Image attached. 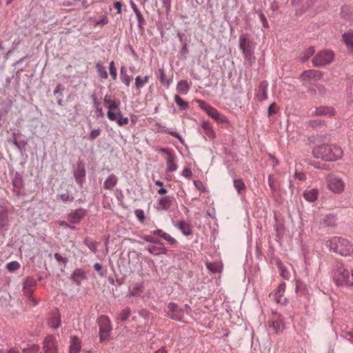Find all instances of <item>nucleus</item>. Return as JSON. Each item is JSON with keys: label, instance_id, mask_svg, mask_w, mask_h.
<instances>
[{"label": "nucleus", "instance_id": "nucleus-1", "mask_svg": "<svg viewBox=\"0 0 353 353\" xmlns=\"http://www.w3.org/2000/svg\"><path fill=\"white\" fill-rule=\"evenodd\" d=\"M313 155L325 161H336L343 157V151L336 145L321 144L314 148Z\"/></svg>", "mask_w": 353, "mask_h": 353}, {"label": "nucleus", "instance_id": "nucleus-2", "mask_svg": "<svg viewBox=\"0 0 353 353\" xmlns=\"http://www.w3.org/2000/svg\"><path fill=\"white\" fill-rule=\"evenodd\" d=\"M330 252L341 256H350L353 254V244L347 239L340 236H333L325 243Z\"/></svg>", "mask_w": 353, "mask_h": 353}, {"label": "nucleus", "instance_id": "nucleus-3", "mask_svg": "<svg viewBox=\"0 0 353 353\" xmlns=\"http://www.w3.org/2000/svg\"><path fill=\"white\" fill-rule=\"evenodd\" d=\"M239 48L242 50L244 59L252 65L255 61L254 50L255 43L251 41L246 34H242L239 37Z\"/></svg>", "mask_w": 353, "mask_h": 353}, {"label": "nucleus", "instance_id": "nucleus-4", "mask_svg": "<svg viewBox=\"0 0 353 353\" xmlns=\"http://www.w3.org/2000/svg\"><path fill=\"white\" fill-rule=\"evenodd\" d=\"M333 279L337 285L353 286V270L350 275L347 270L339 265L334 272Z\"/></svg>", "mask_w": 353, "mask_h": 353}, {"label": "nucleus", "instance_id": "nucleus-5", "mask_svg": "<svg viewBox=\"0 0 353 353\" xmlns=\"http://www.w3.org/2000/svg\"><path fill=\"white\" fill-rule=\"evenodd\" d=\"M103 104L105 108L108 109L107 117L108 119L116 121L121 112L119 108L120 101H117L112 99L111 95L106 94L103 99Z\"/></svg>", "mask_w": 353, "mask_h": 353}, {"label": "nucleus", "instance_id": "nucleus-6", "mask_svg": "<svg viewBox=\"0 0 353 353\" xmlns=\"http://www.w3.org/2000/svg\"><path fill=\"white\" fill-rule=\"evenodd\" d=\"M322 0H308L301 8H296V12L299 14L309 12L310 14H314L324 9Z\"/></svg>", "mask_w": 353, "mask_h": 353}, {"label": "nucleus", "instance_id": "nucleus-7", "mask_svg": "<svg viewBox=\"0 0 353 353\" xmlns=\"http://www.w3.org/2000/svg\"><path fill=\"white\" fill-rule=\"evenodd\" d=\"M98 325L99 327V336L101 341L109 339L112 331L110 321L107 316H101L98 319Z\"/></svg>", "mask_w": 353, "mask_h": 353}, {"label": "nucleus", "instance_id": "nucleus-8", "mask_svg": "<svg viewBox=\"0 0 353 353\" xmlns=\"http://www.w3.org/2000/svg\"><path fill=\"white\" fill-rule=\"evenodd\" d=\"M334 59V53L330 50L319 52L312 59V63L316 67H321L330 63Z\"/></svg>", "mask_w": 353, "mask_h": 353}, {"label": "nucleus", "instance_id": "nucleus-9", "mask_svg": "<svg viewBox=\"0 0 353 353\" xmlns=\"http://www.w3.org/2000/svg\"><path fill=\"white\" fill-rule=\"evenodd\" d=\"M327 184L328 189L335 194L343 192L345 186L343 180L334 175H331L327 177Z\"/></svg>", "mask_w": 353, "mask_h": 353}, {"label": "nucleus", "instance_id": "nucleus-10", "mask_svg": "<svg viewBox=\"0 0 353 353\" xmlns=\"http://www.w3.org/2000/svg\"><path fill=\"white\" fill-rule=\"evenodd\" d=\"M43 349L45 353H57V341L52 335L46 336L43 341Z\"/></svg>", "mask_w": 353, "mask_h": 353}, {"label": "nucleus", "instance_id": "nucleus-11", "mask_svg": "<svg viewBox=\"0 0 353 353\" xmlns=\"http://www.w3.org/2000/svg\"><path fill=\"white\" fill-rule=\"evenodd\" d=\"M196 102L199 103V106L212 119H214L215 117L219 115V112L206 102L202 100H197Z\"/></svg>", "mask_w": 353, "mask_h": 353}, {"label": "nucleus", "instance_id": "nucleus-12", "mask_svg": "<svg viewBox=\"0 0 353 353\" xmlns=\"http://www.w3.org/2000/svg\"><path fill=\"white\" fill-rule=\"evenodd\" d=\"M165 171L167 172H173L177 170L178 165L176 164V157L174 153H168V155L165 157Z\"/></svg>", "mask_w": 353, "mask_h": 353}, {"label": "nucleus", "instance_id": "nucleus-13", "mask_svg": "<svg viewBox=\"0 0 353 353\" xmlns=\"http://www.w3.org/2000/svg\"><path fill=\"white\" fill-rule=\"evenodd\" d=\"M322 72L319 70H309L303 72L301 75V78L304 80H319L322 77Z\"/></svg>", "mask_w": 353, "mask_h": 353}, {"label": "nucleus", "instance_id": "nucleus-14", "mask_svg": "<svg viewBox=\"0 0 353 353\" xmlns=\"http://www.w3.org/2000/svg\"><path fill=\"white\" fill-rule=\"evenodd\" d=\"M172 201L173 198L170 196L160 198L157 203V209L159 210H168L170 209Z\"/></svg>", "mask_w": 353, "mask_h": 353}, {"label": "nucleus", "instance_id": "nucleus-15", "mask_svg": "<svg viewBox=\"0 0 353 353\" xmlns=\"http://www.w3.org/2000/svg\"><path fill=\"white\" fill-rule=\"evenodd\" d=\"M312 114L316 116L332 117L335 116L336 112L332 107L321 106L316 108L314 112H313Z\"/></svg>", "mask_w": 353, "mask_h": 353}, {"label": "nucleus", "instance_id": "nucleus-16", "mask_svg": "<svg viewBox=\"0 0 353 353\" xmlns=\"http://www.w3.org/2000/svg\"><path fill=\"white\" fill-rule=\"evenodd\" d=\"M85 213L84 210L78 209L71 212L68 215L69 221L72 223H78L84 217Z\"/></svg>", "mask_w": 353, "mask_h": 353}, {"label": "nucleus", "instance_id": "nucleus-17", "mask_svg": "<svg viewBox=\"0 0 353 353\" xmlns=\"http://www.w3.org/2000/svg\"><path fill=\"white\" fill-rule=\"evenodd\" d=\"M71 279L74 284L80 285L83 281L86 279L85 272L81 268L76 269L72 274Z\"/></svg>", "mask_w": 353, "mask_h": 353}, {"label": "nucleus", "instance_id": "nucleus-18", "mask_svg": "<svg viewBox=\"0 0 353 353\" xmlns=\"http://www.w3.org/2000/svg\"><path fill=\"white\" fill-rule=\"evenodd\" d=\"M267 88L268 83L266 81L260 83L256 93V98L259 101H263L268 98Z\"/></svg>", "mask_w": 353, "mask_h": 353}, {"label": "nucleus", "instance_id": "nucleus-19", "mask_svg": "<svg viewBox=\"0 0 353 353\" xmlns=\"http://www.w3.org/2000/svg\"><path fill=\"white\" fill-rule=\"evenodd\" d=\"M207 269L212 273H221L223 270V264L220 261L206 262Z\"/></svg>", "mask_w": 353, "mask_h": 353}, {"label": "nucleus", "instance_id": "nucleus-20", "mask_svg": "<svg viewBox=\"0 0 353 353\" xmlns=\"http://www.w3.org/2000/svg\"><path fill=\"white\" fill-rule=\"evenodd\" d=\"M201 128L204 131L205 134L210 139H213L216 137L215 132L213 130L212 125L208 121H203Z\"/></svg>", "mask_w": 353, "mask_h": 353}, {"label": "nucleus", "instance_id": "nucleus-21", "mask_svg": "<svg viewBox=\"0 0 353 353\" xmlns=\"http://www.w3.org/2000/svg\"><path fill=\"white\" fill-rule=\"evenodd\" d=\"M118 179L114 174H110L105 181L103 188L106 190H112L117 184Z\"/></svg>", "mask_w": 353, "mask_h": 353}, {"label": "nucleus", "instance_id": "nucleus-22", "mask_svg": "<svg viewBox=\"0 0 353 353\" xmlns=\"http://www.w3.org/2000/svg\"><path fill=\"white\" fill-rule=\"evenodd\" d=\"M81 341L77 336H72L70 341V353H79Z\"/></svg>", "mask_w": 353, "mask_h": 353}, {"label": "nucleus", "instance_id": "nucleus-23", "mask_svg": "<svg viewBox=\"0 0 353 353\" xmlns=\"http://www.w3.org/2000/svg\"><path fill=\"white\" fill-rule=\"evenodd\" d=\"M48 325L53 329H57L61 325V317L58 312L52 314L48 320Z\"/></svg>", "mask_w": 353, "mask_h": 353}, {"label": "nucleus", "instance_id": "nucleus-24", "mask_svg": "<svg viewBox=\"0 0 353 353\" xmlns=\"http://www.w3.org/2000/svg\"><path fill=\"white\" fill-rule=\"evenodd\" d=\"M190 85L185 80H182L178 82L176 85V91L181 94H188Z\"/></svg>", "mask_w": 353, "mask_h": 353}, {"label": "nucleus", "instance_id": "nucleus-25", "mask_svg": "<svg viewBox=\"0 0 353 353\" xmlns=\"http://www.w3.org/2000/svg\"><path fill=\"white\" fill-rule=\"evenodd\" d=\"M285 288H277L274 294L270 293V296L274 299L278 303H283L285 301V298H282L284 293Z\"/></svg>", "mask_w": 353, "mask_h": 353}, {"label": "nucleus", "instance_id": "nucleus-26", "mask_svg": "<svg viewBox=\"0 0 353 353\" xmlns=\"http://www.w3.org/2000/svg\"><path fill=\"white\" fill-rule=\"evenodd\" d=\"M270 327H272L276 333H279L284 329L283 321L280 318H277L276 319L273 320L270 323Z\"/></svg>", "mask_w": 353, "mask_h": 353}, {"label": "nucleus", "instance_id": "nucleus-27", "mask_svg": "<svg viewBox=\"0 0 353 353\" xmlns=\"http://www.w3.org/2000/svg\"><path fill=\"white\" fill-rule=\"evenodd\" d=\"M150 79V76H145L143 77L141 76H137L135 78V87L136 89L140 91V89L143 88L147 83H148Z\"/></svg>", "mask_w": 353, "mask_h": 353}, {"label": "nucleus", "instance_id": "nucleus-28", "mask_svg": "<svg viewBox=\"0 0 353 353\" xmlns=\"http://www.w3.org/2000/svg\"><path fill=\"white\" fill-rule=\"evenodd\" d=\"M120 78H121V81L126 86L130 85L131 81H132V77L128 74L124 66H122L121 68Z\"/></svg>", "mask_w": 353, "mask_h": 353}, {"label": "nucleus", "instance_id": "nucleus-29", "mask_svg": "<svg viewBox=\"0 0 353 353\" xmlns=\"http://www.w3.org/2000/svg\"><path fill=\"white\" fill-rule=\"evenodd\" d=\"M343 37L347 46L353 50V30L345 33Z\"/></svg>", "mask_w": 353, "mask_h": 353}, {"label": "nucleus", "instance_id": "nucleus-30", "mask_svg": "<svg viewBox=\"0 0 353 353\" xmlns=\"http://www.w3.org/2000/svg\"><path fill=\"white\" fill-rule=\"evenodd\" d=\"M96 69L98 73V75L101 78L106 79L108 77V72L105 70V68L102 65L101 62L96 63Z\"/></svg>", "mask_w": 353, "mask_h": 353}, {"label": "nucleus", "instance_id": "nucleus-31", "mask_svg": "<svg viewBox=\"0 0 353 353\" xmlns=\"http://www.w3.org/2000/svg\"><path fill=\"white\" fill-rule=\"evenodd\" d=\"M179 228L185 236H188L192 234V228L190 225L185 221H181L179 223Z\"/></svg>", "mask_w": 353, "mask_h": 353}, {"label": "nucleus", "instance_id": "nucleus-32", "mask_svg": "<svg viewBox=\"0 0 353 353\" xmlns=\"http://www.w3.org/2000/svg\"><path fill=\"white\" fill-rule=\"evenodd\" d=\"M147 250L152 254H165L167 252V250L163 248V247H157L154 245H149L147 248Z\"/></svg>", "mask_w": 353, "mask_h": 353}, {"label": "nucleus", "instance_id": "nucleus-33", "mask_svg": "<svg viewBox=\"0 0 353 353\" xmlns=\"http://www.w3.org/2000/svg\"><path fill=\"white\" fill-rule=\"evenodd\" d=\"M318 195V191L316 189L310 190L304 193V198L310 202L314 201Z\"/></svg>", "mask_w": 353, "mask_h": 353}, {"label": "nucleus", "instance_id": "nucleus-34", "mask_svg": "<svg viewBox=\"0 0 353 353\" xmlns=\"http://www.w3.org/2000/svg\"><path fill=\"white\" fill-rule=\"evenodd\" d=\"M234 186L235 189L237 190L239 194H241L242 191H244L245 189V185L241 179H234Z\"/></svg>", "mask_w": 353, "mask_h": 353}, {"label": "nucleus", "instance_id": "nucleus-35", "mask_svg": "<svg viewBox=\"0 0 353 353\" xmlns=\"http://www.w3.org/2000/svg\"><path fill=\"white\" fill-rule=\"evenodd\" d=\"M174 101L181 110H186L188 108V102L183 101L179 95L174 96Z\"/></svg>", "mask_w": 353, "mask_h": 353}, {"label": "nucleus", "instance_id": "nucleus-36", "mask_svg": "<svg viewBox=\"0 0 353 353\" xmlns=\"http://www.w3.org/2000/svg\"><path fill=\"white\" fill-rule=\"evenodd\" d=\"M336 218L334 215H327L324 219V223L329 227H334L336 225Z\"/></svg>", "mask_w": 353, "mask_h": 353}, {"label": "nucleus", "instance_id": "nucleus-37", "mask_svg": "<svg viewBox=\"0 0 353 353\" xmlns=\"http://www.w3.org/2000/svg\"><path fill=\"white\" fill-rule=\"evenodd\" d=\"M25 290L24 294L27 295L29 299V301L32 302L30 303L31 305L34 306L37 304V301L34 297L32 296V288H23Z\"/></svg>", "mask_w": 353, "mask_h": 353}, {"label": "nucleus", "instance_id": "nucleus-38", "mask_svg": "<svg viewBox=\"0 0 353 353\" xmlns=\"http://www.w3.org/2000/svg\"><path fill=\"white\" fill-rule=\"evenodd\" d=\"M20 268V264L17 261H12L6 265V269L10 272H13Z\"/></svg>", "mask_w": 353, "mask_h": 353}, {"label": "nucleus", "instance_id": "nucleus-39", "mask_svg": "<svg viewBox=\"0 0 353 353\" xmlns=\"http://www.w3.org/2000/svg\"><path fill=\"white\" fill-rule=\"evenodd\" d=\"M110 74L113 80H116L117 77V68L114 61H111L109 65Z\"/></svg>", "mask_w": 353, "mask_h": 353}, {"label": "nucleus", "instance_id": "nucleus-40", "mask_svg": "<svg viewBox=\"0 0 353 353\" xmlns=\"http://www.w3.org/2000/svg\"><path fill=\"white\" fill-rule=\"evenodd\" d=\"M115 121L119 126H123L124 125H127L129 122V120L128 117H123L122 113L121 112L120 115L118 116Z\"/></svg>", "mask_w": 353, "mask_h": 353}, {"label": "nucleus", "instance_id": "nucleus-41", "mask_svg": "<svg viewBox=\"0 0 353 353\" xmlns=\"http://www.w3.org/2000/svg\"><path fill=\"white\" fill-rule=\"evenodd\" d=\"M130 310L129 308H125L121 312L118 319L122 321H125L130 316Z\"/></svg>", "mask_w": 353, "mask_h": 353}, {"label": "nucleus", "instance_id": "nucleus-42", "mask_svg": "<svg viewBox=\"0 0 353 353\" xmlns=\"http://www.w3.org/2000/svg\"><path fill=\"white\" fill-rule=\"evenodd\" d=\"M168 316L176 321H180L182 316V312L181 311H174L170 313V312H167Z\"/></svg>", "mask_w": 353, "mask_h": 353}, {"label": "nucleus", "instance_id": "nucleus-43", "mask_svg": "<svg viewBox=\"0 0 353 353\" xmlns=\"http://www.w3.org/2000/svg\"><path fill=\"white\" fill-rule=\"evenodd\" d=\"M214 120L216 121L219 123H225V124L229 123V121L226 118V117L220 112H219V115L216 116Z\"/></svg>", "mask_w": 353, "mask_h": 353}, {"label": "nucleus", "instance_id": "nucleus-44", "mask_svg": "<svg viewBox=\"0 0 353 353\" xmlns=\"http://www.w3.org/2000/svg\"><path fill=\"white\" fill-rule=\"evenodd\" d=\"M40 348L38 345H32L30 347L23 349L24 353H39Z\"/></svg>", "mask_w": 353, "mask_h": 353}, {"label": "nucleus", "instance_id": "nucleus-45", "mask_svg": "<svg viewBox=\"0 0 353 353\" xmlns=\"http://www.w3.org/2000/svg\"><path fill=\"white\" fill-rule=\"evenodd\" d=\"M101 134V130L100 129H96L93 130L90 132L88 139L90 141H94L95 139H97L98 137H99Z\"/></svg>", "mask_w": 353, "mask_h": 353}, {"label": "nucleus", "instance_id": "nucleus-46", "mask_svg": "<svg viewBox=\"0 0 353 353\" xmlns=\"http://www.w3.org/2000/svg\"><path fill=\"white\" fill-rule=\"evenodd\" d=\"M94 270L99 273L100 276H105L106 274V270L103 269L102 265L98 263L94 265Z\"/></svg>", "mask_w": 353, "mask_h": 353}, {"label": "nucleus", "instance_id": "nucleus-47", "mask_svg": "<svg viewBox=\"0 0 353 353\" xmlns=\"http://www.w3.org/2000/svg\"><path fill=\"white\" fill-rule=\"evenodd\" d=\"M134 214L140 222L143 223L144 221L145 215H144V212L143 210H141V209L136 210L134 212Z\"/></svg>", "mask_w": 353, "mask_h": 353}, {"label": "nucleus", "instance_id": "nucleus-48", "mask_svg": "<svg viewBox=\"0 0 353 353\" xmlns=\"http://www.w3.org/2000/svg\"><path fill=\"white\" fill-rule=\"evenodd\" d=\"M314 53V49L313 48H310L306 50L305 52L303 61H307L310 57H311Z\"/></svg>", "mask_w": 353, "mask_h": 353}, {"label": "nucleus", "instance_id": "nucleus-49", "mask_svg": "<svg viewBox=\"0 0 353 353\" xmlns=\"http://www.w3.org/2000/svg\"><path fill=\"white\" fill-rule=\"evenodd\" d=\"M279 268L281 272V275L283 277V279H288L290 273L284 268L283 265L279 264Z\"/></svg>", "mask_w": 353, "mask_h": 353}, {"label": "nucleus", "instance_id": "nucleus-50", "mask_svg": "<svg viewBox=\"0 0 353 353\" xmlns=\"http://www.w3.org/2000/svg\"><path fill=\"white\" fill-rule=\"evenodd\" d=\"M163 239H164L170 245H174L176 243V239L174 238H173L172 236H171L168 233L165 234V235L163 236Z\"/></svg>", "mask_w": 353, "mask_h": 353}, {"label": "nucleus", "instance_id": "nucleus-51", "mask_svg": "<svg viewBox=\"0 0 353 353\" xmlns=\"http://www.w3.org/2000/svg\"><path fill=\"white\" fill-rule=\"evenodd\" d=\"M194 184L195 187L201 192H204L205 191V188L202 181L197 180L194 181Z\"/></svg>", "mask_w": 353, "mask_h": 353}, {"label": "nucleus", "instance_id": "nucleus-52", "mask_svg": "<svg viewBox=\"0 0 353 353\" xmlns=\"http://www.w3.org/2000/svg\"><path fill=\"white\" fill-rule=\"evenodd\" d=\"M159 80H160L161 83H163V84H165L166 83L168 86L170 84V81H168V80L167 81L165 79V73H164L163 70H161L160 71Z\"/></svg>", "mask_w": 353, "mask_h": 353}, {"label": "nucleus", "instance_id": "nucleus-53", "mask_svg": "<svg viewBox=\"0 0 353 353\" xmlns=\"http://www.w3.org/2000/svg\"><path fill=\"white\" fill-rule=\"evenodd\" d=\"M278 108L275 103H272L268 108V114L269 116L276 114L277 112Z\"/></svg>", "mask_w": 353, "mask_h": 353}, {"label": "nucleus", "instance_id": "nucleus-54", "mask_svg": "<svg viewBox=\"0 0 353 353\" xmlns=\"http://www.w3.org/2000/svg\"><path fill=\"white\" fill-rule=\"evenodd\" d=\"M143 239L147 241V242H150V243H159V240L152 237V236L150 235H145L143 236Z\"/></svg>", "mask_w": 353, "mask_h": 353}, {"label": "nucleus", "instance_id": "nucleus-55", "mask_svg": "<svg viewBox=\"0 0 353 353\" xmlns=\"http://www.w3.org/2000/svg\"><path fill=\"white\" fill-rule=\"evenodd\" d=\"M268 184L272 190H276L277 188L276 183L272 176H269L268 177Z\"/></svg>", "mask_w": 353, "mask_h": 353}, {"label": "nucleus", "instance_id": "nucleus-56", "mask_svg": "<svg viewBox=\"0 0 353 353\" xmlns=\"http://www.w3.org/2000/svg\"><path fill=\"white\" fill-rule=\"evenodd\" d=\"M168 312H170V313L172 312H174V311H176V312L181 311L180 310L178 309L177 305L174 303H170L168 305Z\"/></svg>", "mask_w": 353, "mask_h": 353}, {"label": "nucleus", "instance_id": "nucleus-57", "mask_svg": "<svg viewBox=\"0 0 353 353\" xmlns=\"http://www.w3.org/2000/svg\"><path fill=\"white\" fill-rule=\"evenodd\" d=\"M182 175L186 178H190L192 175V172L190 168H184L182 171Z\"/></svg>", "mask_w": 353, "mask_h": 353}, {"label": "nucleus", "instance_id": "nucleus-58", "mask_svg": "<svg viewBox=\"0 0 353 353\" xmlns=\"http://www.w3.org/2000/svg\"><path fill=\"white\" fill-rule=\"evenodd\" d=\"M165 132H167L168 134H170L171 136H172L174 137L177 138L180 141L182 142V138L179 135V133L175 132H172V131H170V130H165Z\"/></svg>", "mask_w": 353, "mask_h": 353}, {"label": "nucleus", "instance_id": "nucleus-59", "mask_svg": "<svg viewBox=\"0 0 353 353\" xmlns=\"http://www.w3.org/2000/svg\"><path fill=\"white\" fill-rule=\"evenodd\" d=\"M259 17H260V19H261V22L263 23V27L268 28V21H267L265 15L263 13H261L259 14Z\"/></svg>", "mask_w": 353, "mask_h": 353}, {"label": "nucleus", "instance_id": "nucleus-60", "mask_svg": "<svg viewBox=\"0 0 353 353\" xmlns=\"http://www.w3.org/2000/svg\"><path fill=\"white\" fill-rule=\"evenodd\" d=\"M166 232H163L162 230H156L153 232V234L158 235L160 237L163 238V236L165 235Z\"/></svg>", "mask_w": 353, "mask_h": 353}, {"label": "nucleus", "instance_id": "nucleus-61", "mask_svg": "<svg viewBox=\"0 0 353 353\" xmlns=\"http://www.w3.org/2000/svg\"><path fill=\"white\" fill-rule=\"evenodd\" d=\"M345 334V336L349 341H350L351 342L353 343V330L352 331H350V332H347Z\"/></svg>", "mask_w": 353, "mask_h": 353}, {"label": "nucleus", "instance_id": "nucleus-62", "mask_svg": "<svg viewBox=\"0 0 353 353\" xmlns=\"http://www.w3.org/2000/svg\"><path fill=\"white\" fill-rule=\"evenodd\" d=\"M54 258L59 262L62 261L63 263H65V260L64 259V258L59 253L54 254Z\"/></svg>", "mask_w": 353, "mask_h": 353}, {"label": "nucleus", "instance_id": "nucleus-63", "mask_svg": "<svg viewBox=\"0 0 353 353\" xmlns=\"http://www.w3.org/2000/svg\"><path fill=\"white\" fill-rule=\"evenodd\" d=\"M135 14L137 16V18L138 19L139 25H141L143 23L144 19H143V17L141 12H139L136 13Z\"/></svg>", "mask_w": 353, "mask_h": 353}, {"label": "nucleus", "instance_id": "nucleus-64", "mask_svg": "<svg viewBox=\"0 0 353 353\" xmlns=\"http://www.w3.org/2000/svg\"><path fill=\"white\" fill-rule=\"evenodd\" d=\"M61 200L64 202H67L70 200V196L68 194H62L59 196Z\"/></svg>", "mask_w": 353, "mask_h": 353}]
</instances>
